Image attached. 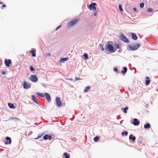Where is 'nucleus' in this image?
<instances>
[{
  "label": "nucleus",
  "instance_id": "22",
  "mask_svg": "<svg viewBox=\"0 0 158 158\" xmlns=\"http://www.w3.org/2000/svg\"><path fill=\"white\" fill-rule=\"evenodd\" d=\"M99 138L98 136H97L94 138V140L95 142H97L99 140Z\"/></svg>",
  "mask_w": 158,
  "mask_h": 158
},
{
  "label": "nucleus",
  "instance_id": "46",
  "mask_svg": "<svg viewBox=\"0 0 158 158\" xmlns=\"http://www.w3.org/2000/svg\"><path fill=\"white\" fill-rule=\"evenodd\" d=\"M120 49L118 50V52L119 53H120L121 52H122V50H121V48H120V49Z\"/></svg>",
  "mask_w": 158,
  "mask_h": 158
},
{
  "label": "nucleus",
  "instance_id": "49",
  "mask_svg": "<svg viewBox=\"0 0 158 158\" xmlns=\"http://www.w3.org/2000/svg\"><path fill=\"white\" fill-rule=\"evenodd\" d=\"M73 140L74 141H76V139L75 138H73Z\"/></svg>",
  "mask_w": 158,
  "mask_h": 158
},
{
  "label": "nucleus",
  "instance_id": "41",
  "mask_svg": "<svg viewBox=\"0 0 158 158\" xmlns=\"http://www.w3.org/2000/svg\"><path fill=\"white\" fill-rule=\"evenodd\" d=\"M36 56V54L35 53H33L32 54V56H33V57H35Z\"/></svg>",
  "mask_w": 158,
  "mask_h": 158
},
{
  "label": "nucleus",
  "instance_id": "44",
  "mask_svg": "<svg viewBox=\"0 0 158 158\" xmlns=\"http://www.w3.org/2000/svg\"><path fill=\"white\" fill-rule=\"evenodd\" d=\"M30 52H31L32 54L33 53H35V52L33 51V50H31L30 51Z\"/></svg>",
  "mask_w": 158,
  "mask_h": 158
},
{
  "label": "nucleus",
  "instance_id": "16",
  "mask_svg": "<svg viewBox=\"0 0 158 158\" xmlns=\"http://www.w3.org/2000/svg\"><path fill=\"white\" fill-rule=\"evenodd\" d=\"M31 98L33 101H34L36 103H38V101L37 98L34 95L31 96Z\"/></svg>",
  "mask_w": 158,
  "mask_h": 158
},
{
  "label": "nucleus",
  "instance_id": "12",
  "mask_svg": "<svg viewBox=\"0 0 158 158\" xmlns=\"http://www.w3.org/2000/svg\"><path fill=\"white\" fill-rule=\"evenodd\" d=\"M139 121L137 118H134L133 124L135 126H138L139 124Z\"/></svg>",
  "mask_w": 158,
  "mask_h": 158
},
{
  "label": "nucleus",
  "instance_id": "1",
  "mask_svg": "<svg viewBox=\"0 0 158 158\" xmlns=\"http://www.w3.org/2000/svg\"><path fill=\"white\" fill-rule=\"evenodd\" d=\"M128 50L130 51H135L140 46V44H134L131 45H128Z\"/></svg>",
  "mask_w": 158,
  "mask_h": 158
},
{
  "label": "nucleus",
  "instance_id": "6",
  "mask_svg": "<svg viewBox=\"0 0 158 158\" xmlns=\"http://www.w3.org/2000/svg\"><path fill=\"white\" fill-rule=\"evenodd\" d=\"M30 80L33 82H36L38 80L37 77L34 75H31L30 77Z\"/></svg>",
  "mask_w": 158,
  "mask_h": 158
},
{
  "label": "nucleus",
  "instance_id": "10",
  "mask_svg": "<svg viewBox=\"0 0 158 158\" xmlns=\"http://www.w3.org/2000/svg\"><path fill=\"white\" fill-rule=\"evenodd\" d=\"M52 136L50 135H48V134L45 135L43 137V139L45 140L49 139L51 140L52 139Z\"/></svg>",
  "mask_w": 158,
  "mask_h": 158
},
{
  "label": "nucleus",
  "instance_id": "5",
  "mask_svg": "<svg viewBox=\"0 0 158 158\" xmlns=\"http://www.w3.org/2000/svg\"><path fill=\"white\" fill-rule=\"evenodd\" d=\"M55 101L56 102V105L57 106L59 107L61 106L62 103L60 97H56Z\"/></svg>",
  "mask_w": 158,
  "mask_h": 158
},
{
  "label": "nucleus",
  "instance_id": "7",
  "mask_svg": "<svg viewBox=\"0 0 158 158\" xmlns=\"http://www.w3.org/2000/svg\"><path fill=\"white\" fill-rule=\"evenodd\" d=\"M97 5V4L96 3L93 2L89 5V7L90 10L95 11L96 9L95 6Z\"/></svg>",
  "mask_w": 158,
  "mask_h": 158
},
{
  "label": "nucleus",
  "instance_id": "30",
  "mask_svg": "<svg viewBox=\"0 0 158 158\" xmlns=\"http://www.w3.org/2000/svg\"><path fill=\"white\" fill-rule=\"evenodd\" d=\"M118 8L119 10L121 11H122L123 10V9L122 7V6L121 4H119L118 5Z\"/></svg>",
  "mask_w": 158,
  "mask_h": 158
},
{
  "label": "nucleus",
  "instance_id": "36",
  "mask_svg": "<svg viewBox=\"0 0 158 158\" xmlns=\"http://www.w3.org/2000/svg\"><path fill=\"white\" fill-rule=\"evenodd\" d=\"M114 71L116 72L117 74L118 73V69L117 68H115L114 69Z\"/></svg>",
  "mask_w": 158,
  "mask_h": 158
},
{
  "label": "nucleus",
  "instance_id": "9",
  "mask_svg": "<svg viewBox=\"0 0 158 158\" xmlns=\"http://www.w3.org/2000/svg\"><path fill=\"white\" fill-rule=\"evenodd\" d=\"M11 63V60L10 59H6L4 61L5 64L7 67H10V64Z\"/></svg>",
  "mask_w": 158,
  "mask_h": 158
},
{
  "label": "nucleus",
  "instance_id": "38",
  "mask_svg": "<svg viewBox=\"0 0 158 158\" xmlns=\"http://www.w3.org/2000/svg\"><path fill=\"white\" fill-rule=\"evenodd\" d=\"M81 80V79L78 77H76L75 78V81H78Z\"/></svg>",
  "mask_w": 158,
  "mask_h": 158
},
{
  "label": "nucleus",
  "instance_id": "40",
  "mask_svg": "<svg viewBox=\"0 0 158 158\" xmlns=\"http://www.w3.org/2000/svg\"><path fill=\"white\" fill-rule=\"evenodd\" d=\"M61 27V25H60L58 27H57L56 28V30H58V29H59V28H60Z\"/></svg>",
  "mask_w": 158,
  "mask_h": 158
},
{
  "label": "nucleus",
  "instance_id": "8",
  "mask_svg": "<svg viewBox=\"0 0 158 158\" xmlns=\"http://www.w3.org/2000/svg\"><path fill=\"white\" fill-rule=\"evenodd\" d=\"M23 88L25 89H28L31 87V84L30 83L27 84V82L25 81H23Z\"/></svg>",
  "mask_w": 158,
  "mask_h": 158
},
{
  "label": "nucleus",
  "instance_id": "13",
  "mask_svg": "<svg viewBox=\"0 0 158 158\" xmlns=\"http://www.w3.org/2000/svg\"><path fill=\"white\" fill-rule=\"evenodd\" d=\"M44 96L48 102L51 101V98L49 94L48 93H45Z\"/></svg>",
  "mask_w": 158,
  "mask_h": 158
},
{
  "label": "nucleus",
  "instance_id": "31",
  "mask_svg": "<svg viewBox=\"0 0 158 158\" xmlns=\"http://www.w3.org/2000/svg\"><path fill=\"white\" fill-rule=\"evenodd\" d=\"M150 83V81L149 80H146L145 84L147 85H149Z\"/></svg>",
  "mask_w": 158,
  "mask_h": 158
},
{
  "label": "nucleus",
  "instance_id": "26",
  "mask_svg": "<svg viewBox=\"0 0 158 158\" xmlns=\"http://www.w3.org/2000/svg\"><path fill=\"white\" fill-rule=\"evenodd\" d=\"M44 134V133H43L42 134H39L38 136V137L36 138H35V139H38L39 138L41 137Z\"/></svg>",
  "mask_w": 158,
  "mask_h": 158
},
{
  "label": "nucleus",
  "instance_id": "42",
  "mask_svg": "<svg viewBox=\"0 0 158 158\" xmlns=\"http://www.w3.org/2000/svg\"><path fill=\"white\" fill-rule=\"evenodd\" d=\"M133 10L135 11V12H137V9H136V8L135 7H134L133 8Z\"/></svg>",
  "mask_w": 158,
  "mask_h": 158
},
{
  "label": "nucleus",
  "instance_id": "21",
  "mask_svg": "<svg viewBox=\"0 0 158 158\" xmlns=\"http://www.w3.org/2000/svg\"><path fill=\"white\" fill-rule=\"evenodd\" d=\"M128 109V107L127 106H126L125 108H122V110H123L124 112L125 113H126L127 112V110Z\"/></svg>",
  "mask_w": 158,
  "mask_h": 158
},
{
  "label": "nucleus",
  "instance_id": "24",
  "mask_svg": "<svg viewBox=\"0 0 158 158\" xmlns=\"http://www.w3.org/2000/svg\"><path fill=\"white\" fill-rule=\"evenodd\" d=\"M83 56L84 57V59L85 60H87V59H88L89 57L88 56V54L86 53H84Z\"/></svg>",
  "mask_w": 158,
  "mask_h": 158
},
{
  "label": "nucleus",
  "instance_id": "52",
  "mask_svg": "<svg viewBox=\"0 0 158 158\" xmlns=\"http://www.w3.org/2000/svg\"><path fill=\"white\" fill-rule=\"evenodd\" d=\"M122 121H121V122H120V123H122Z\"/></svg>",
  "mask_w": 158,
  "mask_h": 158
},
{
  "label": "nucleus",
  "instance_id": "43",
  "mask_svg": "<svg viewBox=\"0 0 158 158\" xmlns=\"http://www.w3.org/2000/svg\"><path fill=\"white\" fill-rule=\"evenodd\" d=\"M6 74V72L5 71H3L2 72V75H5Z\"/></svg>",
  "mask_w": 158,
  "mask_h": 158
},
{
  "label": "nucleus",
  "instance_id": "39",
  "mask_svg": "<svg viewBox=\"0 0 158 158\" xmlns=\"http://www.w3.org/2000/svg\"><path fill=\"white\" fill-rule=\"evenodd\" d=\"M46 56H50L51 55V54L49 53H47V54H46Z\"/></svg>",
  "mask_w": 158,
  "mask_h": 158
},
{
  "label": "nucleus",
  "instance_id": "27",
  "mask_svg": "<svg viewBox=\"0 0 158 158\" xmlns=\"http://www.w3.org/2000/svg\"><path fill=\"white\" fill-rule=\"evenodd\" d=\"M144 3L143 2H141L139 4V6L140 8H142L144 7Z\"/></svg>",
  "mask_w": 158,
  "mask_h": 158
},
{
  "label": "nucleus",
  "instance_id": "14",
  "mask_svg": "<svg viewBox=\"0 0 158 158\" xmlns=\"http://www.w3.org/2000/svg\"><path fill=\"white\" fill-rule=\"evenodd\" d=\"M131 37L132 39L135 40H136L137 39L138 37L136 34L134 33H131Z\"/></svg>",
  "mask_w": 158,
  "mask_h": 158
},
{
  "label": "nucleus",
  "instance_id": "28",
  "mask_svg": "<svg viewBox=\"0 0 158 158\" xmlns=\"http://www.w3.org/2000/svg\"><path fill=\"white\" fill-rule=\"evenodd\" d=\"M90 88V86H88L86 87L85 89L84 90V92H86L88 91V89H89Z\"/></svg>",
  "mask_w": 158,
  "mask_h": 158
},
{
  "label": "nucleus",
  "instance_id": "15",
  "mask_svg": "<svg viewBox=\"0 0 158 158\" xmlns=\"http://www.w3.org/2000/svg\"><path fill=\"white\" fill-rule=\"evenodd\" d=\"M129 139L130 140H131L133 141H134L135 140L136 138L135 136H133V135L131 134L129 136Z\"/></svg>",
  "mask_w": 158,
  "mask_h": 158
},
{
  "label": "nucleus",
  "instance_id": "19",
  "mask_svg": "<svg viewBox=\"0 0 158 158\" xmlns=\"http://www.w3.org/2000/svg\"><path fill=\"white\" fill-rule=\"evenodd\" d=\"M151 127V125L149 123H147L144 125V128L145 129L149 128Z\"/></svg>",
  "mask_w": 158,
  "mask_h": 158
},
{
  "label": "nucleus",
  "instance_id": "45",
  "mask_svg": "<svg viewBox=\"0 0 158 158\" xmlns=\"http://www.w3.org/2000/svg\"><path fill=\"white\" fill-rule=\"evenodd\" d=\"M97 15V11H95L94 12V16H96V15Z\"/></svg>",
  "mask_w": 158,
  "mask_h": 158
},
{
  "label": "nucleus",
  "instance_id": "35",
  "mask_svg": "<svg viewBox=\"0 0 158 158\" xmlns=\"http://www.w3.org/2000/svg\"><path fill=\"white\" fill-rule=\"evenodd\" d=\"M100 47L101 48V50H102V51H104V50H105L104 49V48L102 46V44H100Z\"/></svg>",
  "mask_w": 158,
  "mask_h": 158
},
{
  "label": "nucleus",
  "instance_id": "23",
  "mask_svg": "<svg viewBox=\"0 0 158 158\" xmlns=\"http://www.w3.org/2000/svg\"><path fill=\"white\" fill-rule=\"evenodd\" d=\"M36 94L38 95V96H40L41 97H44V95L43 93H40L39 92H37L36 93Z\"/></svg>",
  "mask_w": 158,
  "mask_h": 158
},
{
  "label": "nucleus",
  "instance_id": "32",
  "mask_svg": "<svg viewBox=\"0 0 158 158\" xmlns=\"http://www.w3.org/2000/svg\"><path fill=\"white\" fill-rule=\"evenodd\" d=\"M147 10L148 12H151L153 10L152 8H149L147 9Z\"/></svg>",
  "mask_w": 158,
  "mask_h": 158
},
{
  "label": "nucleus",
  "instance_id": "18",
  "mask_svg": "<svg viewBox=\"0 0 158 158\" xmlns=\"http://www.w3.org/2000/svg\"><path fill=\"white\" fill-rule=\"evenodd\" d=\"M123 70L121 71V73L123 74H125L127 72V67H124L123 68Z\"/></svg>",
  "mask_w": 158,
  "mask_h": 158
},
{
  "label": "nucleus",
  "instance_id": "33",
  "mask_svg": "<svg viewBox=\"0 0 158 158\" xmlns=\"http://www.w3.org/2000/svg\"><path fill=\"white\" fill-rule=\"evenodd\" d=\"M115 47L116 48V49H120V48L119 46V45L118 44H117L116 45Z\"/></svg>",
  "mask_w": 158,
  "mask_h": 158
},
{
  "label": "nucleus",
  "instance_id": "47",
  "mask_svg": "<svg viewBox=\"0 0 158 158\" xmlns=\"http://www.w3.org/2000/svg\"><path fill=\"white\" fill-rule=\"evenodd\" d=\"M15 119L16 120H17V121H19V118H15Z\"/></svg>",
  "mask_w": 158,
  "mask_h": 158
},
{
  "label": "nucleus",
  "instance_id": "37",
  "mask_svg": "<svg viewBox=\"0 0 158 158\" xmlns=\"http://www.w3.org/2000/svg\"><path fill=\"white\" fill-rule=\"evenodd\" d=\"M15 117H10V118L9 119V120H14L15 119Z\"/></svg>",
  "mask_w": 158,
  "mask_h": 158
},
{
  "label": "nucleus",
  "instance_id": "17",
  "mask_svg": "<svg viewBox=\"0 0 158 158\" xmlns=\"http://www.w3.org/2000/svg\"><path fill=\"white\" fill-rule=\"evenodd\" d=\"M8 106L9 107L10 109H15V107L14 106V104L10 103H8Z\"/></svg>",
  "mask_w": 158,
  "mask_h": 158
},
{
  "label": "nucleus",
  "instance_id": "11",
  "mask_svg": "<svg viewBox=\"0 0 158 158\" xmlns=\"http://www.w3.org/2000/svg\"><path fill=\"white\" fill-rule=\"evenodd\" d=\"M6 141L5 142V143L6 144H10L11 143V138L9 137H6Z\"/></svg>",
  "mask_w": 158,
  "mask_h": 158
},
{
  "label": "nucleus",
  "instance_id": "20",
  "mask_svg": "<svg viewBox=\"0 0 158 158\" xmlns=\"http://www.w3.org/2000/svg\"><path fill=\"white\" fill-rule=\"evenodd\" d=\"M64 155L65 158H70V155L69 153H68L67 152H64Z\"/></svg>",
  "mask_w": 158,
  "mask_h": 158
},
{
  "label": "nucleus",
  "instance_id": "34",
  "mask_svg": "<svg viewBox=\"0 0 158 158\" xmlns=\"http://www.w3.org/2000/svg\"><path fill=\"white\" fill-rule=\"evenodd\" d=\"M30 69L31 71H33L35 70L34 68H33V66H30Z\"/></svg>",
  "mask_w": 158,
  "mask_h": 158
},
{
  "label": "nucleus",
  "instance_id": "3",
  "mask_svg": "<svg viewBox=\"0 0 158 158\" xmlns=\"http://www.w3.org/2000/svg\"><path fill=\"white\" fill-rule=\"evenodd\" d=\"M120 39L126 43L129 42V40L127 38L126 36L122 33H121V35L119 36Z\"/></svg>",
  "mask_w": 158,
  "mask_h": 158
},
{
  "label": "nucleus",
  "instance_id": "2",
  "mask_svg": "<svg viewBox=\"0 0 158 158\" xmlns=\"http://www.w3.org/2000/svg\"><path fill=\"white\" fill-rule=\"evenodd\" d=\"M105 50H107L108 49L111 52H114L116 50H114L113 47L110 44H107L106 45L105 48Z\"/></svg>",
  "mask_w": 158,
  "mask_h": 158
},
{
  "label": "nucleus",
  "instance_id": "50",
  "mask_svg": "<svg viewBox=\"0 0 158 158\" xmlns=\"http://www.w3.org/2000/svg\"><path fill=\"white\" fill-rule=\"evenodd\" d=\"M146 79H149V77H146Z\"/></svg>",
  "mask_w": 158,
  "mask_h": 158
},
{
  "label": "nucleus",
  "instance_id": "29",
  "mask_svg": "<svg viewBox=\"0 0 158 158\" xmlns=\"http://www.w3.org/2000/svg\"><path fill=\"white\" fill-rule=\"evenodd\" d=\"M67 60H68V58L66 57L61 58L60 59V61H66Z\"/></svg>",
  "mask_w": 158,
  "mask_h": 158
},
{
  "label": "nucleus",
  "instance_id": "51",
  "mask_svg": "<svg viewBox=\"0 0 158 158\" xmlns=\"http://www.w3.org/2000/svg\"><path fill=\"white\" fill-rule=\"evenodd\" d=\"M3 3V2H1V1H0V4H2Z\"/></svg>",
  "mask_w": 158,
  "mask_h": 158
},
{
  "label": "nucleus",
  "instance_id": "4",
  "mask_svg": "<svg viewBox=\"0 0 158 158\" xmlns=\"http://www.w3.org/2000/svg\"><path fill=\"white\" fill-rule=\"evenodd\" d=\"M78 22L77 19L71 20L68 23L67 25L69 27H71L76 24Z\"/></svg>",
  "mask_w": 158,
  "mask_h": 158
},
{
  "label": "nucleus",
  "instance_id": "25",
  "mask_svg": "<svg viewBox=\"0 0 158 158\" xmlns=\"http://www.w3.org/2000/svg\"><path fill=\"white\" fill-rule=\"evenodd\" d=\"M128 132L126 131H124V132H123L122 133V136H124V135H125V136H127L128 134Z\"/></svg>",
  "mask_w": 158,
  "mask_h": 158
},
{
  "label": "nucleus",
  "instance_id": "48",
  "mask_svg": "<svg viewBox=\"0 0 158 158\" xmlns=\"http://www.w3.org/2000/svg\"><path fill=\"white\" fill-rule=\"evenodd\" d=\"M2 7H5L6 6V5L5 4H3L2 5Z\"/></svg>",
  "mask_w": 158,
  "mask_h": 158
}]
</instances>
